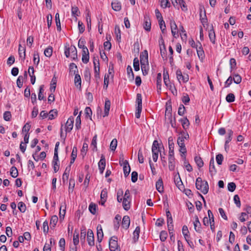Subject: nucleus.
Returning a JSON list of instances; mask_svg holds the SVG:
<instances>
[{"label":"nucleus","mask_w":251,"mask_h":251,"mask_svg":"<svg viewBox=\"0 0 251 251\" xmlns=\"http://www.w3.org/2000/svg\"><path fill=\"white\" fill-rule=\"evenodd\" d=\"M89 60V51L87 48H84L82 50V61L84 63H87Z\"/></svg>","instance_id":"2eb2a0df"},{"label":"nucleus","mask_w":251,"mask_h":251,"mask_svg":"<svg viewBox=\"0 0 251 251\" xmlns=\"http://www.w3.org/2000/svg\"><path fill=\"white\" fill-rule=\"evenodd\" d=\"M224 159L223 155L222 154H218L216 156V160L218 165H221Z\"/></svg>","instance_id":"69168bd1"},{"label":"nucleus","mask_w":251,"mask_h":251,"mask_svg":"<svg viewBox=\"0 0 251 251\" xmlns=\"http://www.w3.org/2000/svg\"><path fill=\"white\" fill-rule=\"evenodd\" d=\"M160 4L161 6L163 8H166L167 7L170 6L169 0H161Z\"/></svg>","instance_id":"0e129e2a"},{"label":"nucleus","mask_w":251,"mask_h":251,"mask_svg":"<svg viewBox=\"0 0 251 251\" xmlns=\"http://www.w3.org/2000/svg\"><path fill=\"white\" fill-rule=\"evenodd\" d=\"M189 138V134L187 132H184L183 131H181L179 133V136L177 138V143L178 146L185 145L184 144V140H187Z\"/></svg>","instance_id":"20e7f679"},{"label":"nucleus","mask_w":251,"mask_h":251,"mask_svg":"<svg viewBox=\"0 0 251 251\" xmlns=\"http://www.w3.org/2000/svg\"><path fill=\"white\" fill-rule=\"evenodd\" d=\"M140 228L139 226H137L135 229V230L133 232V240L134 242H136L139 237V233H140Z\"/></svg>","instance_id":"7c9ffc66"},{"label":"nucleus","mask_w":251,"mask_h":251,"mask_svg":"<svg viewBox=\"0 0 251 251\" xmlns=\"http://www.w3.org/2000/svg\"><path fill=\"white\" fill-rule=\"evenodd\" d=\"M85 41L84 40V39H82V38H81L79 41H78V47L80 48V49H82V50H84V48H87L85 46Z\"/></svg>","instance_id":"6e6d98bb"},{"label":"nucleus","mask_w":251,"mask_h":251,"mask_svg":"<svg viewBox=\"0 0 251 251\" xmlns=\"http://www.w3.org/2000/svg\"><path fill=\"white\" fill-rule=\"evenodd\" d=\"M123 170L125 176L127 177L130 172V167L128 161H125V164L123 165Z\"/></svg>","instance_id":"b1692460"},{"label":"nucleus","mask_w":251,"mask_h":251,"mask_svg":"<svg viewBox=\"0 0 251 251\" xmlns=\"http://www.w3.org/2000/svg\"><path fill=\"white\" fill-rule=\"evenodd\" d=\"M97 241L99 243H100L103 237V233L102 226L100 225H99L97 227Z\"/></svg>","instance_id":"dca6fc26"},{"label":"nucleus","mask_w":251,"mask_h":251,"mask_svg":"<svg viewBox=\"0 0 251 251\" xmlns=\"http://www.w3.org/2000/svg\"><path fill=\"white\" fill-rule=\"evenodd\" d=\"M217 171L215 169V167L214 165V160L213 157H212L209 163V173L211 176L215 175Z\"/></svg>","instance_id":"6ab92c4d"},{"label":"nucleus","mask_w":251,"mask_h":251,"mask_svg":"<svg viewBox=\"0 0 251 251\" xmlns=\"http://www.w3.org/2000/svg\"><path fill=\"white\" fill-rule=\"evenodd\" d=\"M89 210L92 214H95L96 212V204L93 203H90L89 206Z\"/></svg>","instance_id":"338daca9"},{"label":"nucleus","mask_w":251,"mask_h":251,"mask_svg":"<svg viewBox=\"0 0 251 251\" xmlns=\"http://www.w3.org/2000/svg\"><path fill=\"white\" fill-rule=\"evenodd\" d=\"M34 68L32 66H30L28 68V74L31 77L30 81L32 84H34L35 82L36 77L34 75Z\"/></svg>","instance_id":"5701e85b"},{"label":"nucleus","mask_w":251,"mask_h":251,"mask_svg":"<svg viewBox=\"0 0 251 251\" xmlns=\"http://www.w3.org/2000/svg\"><path fill=\"white\" fill-rule=\"evenodd\" d=\"M176 75L178 80L180 82L181 81L185 83L189 80V76L187 74L182 75L181 71L180 70H177L176 72Z\"/></svg>","instance_id":"423d86ee"},{"label":"nucleus","mask_w":251,"mask_h":251,"mask_svg":"<svg viewBox=\"0 0 251 251\" xmlns=\"http://www.w3.org/2000/svg\"><path fill=\"white\" fill-rule=\"evenodd\" d=\"M182 234L185 238L186 241L189 244V245L191 247V244H193L192 242H189L188 238H189V232L188 229V227L186 226H183L182 229Z\"/></svg>","instance_id":"9b49d317"},{"label":"nucleus","mask_w":251,"mask_h":251,"mask_svg":"<svg viewBox=\"0 0 251 251\" xmlns=\"http://www.w3.org/2000/svg\"><path fill=\"white\" fill-rule=\"evenodd\" d=\"M57 112L56 110H50L49 114V119L52 120L55 118L57 116Z\"/></svg>","instance_id":"49530a36"},{"label":"nucleus","mask_w":251,"mask_h":251,"mask_svg":"<svg viewBox=\"0 0 251 251\" xmlns=\"http://www.w3.org/2000/svg\"><path fill=\"white\" fill-rule=\"evenodd\" d=\"M10 175L12 177L16 178L18 176V170L15 166H12L10 169Z\"/></svg>","instance_id":"4c0bfd02"},{"label":"nucleus","mask_w":251,"mask_h":251,"mask_svg":"<svg viewBox=\"0 0 251 251\" xmlns=\"http://www.w3.org/2000/svg\"><path fill=\"white\" fill-rule=\"evenodd\" d=\"M196 187L197 189L201 190L203 194H206L208 192L209 186L207 182L202 181L200 177L196 179Z\"/></svg>","instance_id":"f257e3e1"},{"label":"nucleus","mask_w":251,"mask_h":251,"mask_svg":"<svg viewBox=\"0 0 251 251\" xmlns=\"http://www.w3.org/2000/svg\"><path fill=\"white\" fill-rule=\"evenodd\" d=\"M97 135H95L93 137L92 142H91V146H93V151L97 150Z\"/></svg>","instance_id":"13d9d810"},{"label":"nucleus","mask_w":251,"mask_h":251,"mask_svg":"<svg viewBox=\"0 0 251 251\" xmlns=\"http://www.w3.org/2000/svg\"><path fill=\"white\" fill-rule=\"evenodd\" d=\"M158 22H159L160 28L161 30L162 33H164L166 30V25H165V22L164 21L163 19L160 20L159 21H158Z\"/></svg>","instance_id":"4d7b16f0"},{"label":"nucleus","mask_w":251,"mask_h":251,"mask_svg":"<svg viewBox=\"0 0 251 251\" xmlns=\"http://www.w3.org/2000/svg\"><path fill=\"white\" fill-rule=\"evenodd\" d=\"M70 171L71 165H69L66 168L65 172L63 175L62 181L63 182H65L66 181L68 180Z\"/></svg>","instance_id":"4be33fe9"},{"label":"nucleus","mask_w":251,"mask_h":251,"mask_svg":"<svg viewBox=\"0 0 251 251\" xmlns=\"http://www.w3.org/2000/svg\"><path fill=\"white\" fill-rule=\"evenodd\" d=\"M81 112H80L79 114L77 116L75 120V128L77 130L81 128V118H80Z\"/></svg>","instance_id":"a19ab883"},{"label":"nucleus","mask_w":251,"mask_h":251,"mask_svg":"<svg viewBox=\"0 0 251 251\" xmlns=\"http://www.w3.org/2000/svg\"><path fill=\"white\" fill-rule=\"evenodd\" d=\"M195 161L197 164L198 167L199 168H201L203 166V162L202 160V158L200 156H195Z\"/></svg>","instance_id":"58836bf2"},{"label":"nucleus","mask_w":251,"mask_h":251,"mask_svg":"<svg viewBox=\"0 0 251 251\" xmlns=\"http://www.w3.org/2000/svg\"><path fill=\"white\" fill-rule=\"evenodd\" d=\"M111 102L110 101L106 99L105 101L104 104V114L103 116V117H105L108 116L109 112V110L110 108Z\"/></svg>","instance_id":"412c9836"},{"label":"nucleus","mask_w":251,"mask_h":251,"mask_svg":"<svg viewBox=\"0 0 251 251\" xmlns=\"http://www.w3.org/2000/svg\"><path fill=\"white\" fill-rule=\"evenodd\" d=\"M123 206L125 210H128L130 208V200H123Z\"/></svg>","instance_id":"e433bc0d"},{"label":"nucleus","mask_w":251,"mask_h":251,"mask_svg":"<svg viewBox=\"0 0 251 251\" xmlns=\"http://www.w3.org/2000/svg\"><path fill=\"white\" fill-rule=\"evenodd\" d=\"M74 117L71 116L67 120L66 125V132H70L73 129L74 126Z\"/></svg>","instance_id":"6e6552de"},{"label":"nucleus","mask_w":251,"mask_h":251,"mask_svg":"<svg viewBox=\"0 0 251 251\" xmlns=\"http://www.w3.org/2000/svg\"><path fill=\"white\" fill-rule=\"evenodd\" d=\"M55 22L56 25L57 30L60 31L61 30V24L59 19V14L58 13H56L55 16Z\"/></svg>","instance_id":"473e14b6"},{"label":"nucleus","mask_w":251,"mask_h":251,"mask_svg":"<svg viewBox=\"0 0 251 251\" xmlns=\"http://www.w3.org/2000/svg\"><path fill=\"white\" fill-rule=\"evenodd\" d=\"M52 54V48L49 47L46 49L44 50V54L47 57H50Z\"/></svg>","instance_id":"603ef678"},{"label":"nucleus","mask_w":251,"mask_h":251,"mask_svg":"<svg viewBox=\"0 0 251 251\" xmlns=\"http://www.w3.org/2000/svg\"><path fill=\"white\" fill-rule=\"evenodd\" d=\"M160 54L163 59H167L166 50L164 42L160 45Z\"/></svg>","instance_id":"cd10ccee"},{"label":"nucleus","mask_w":251,"mask_h":251,"mask_svg":"<svg viewBox=\"0 0 251 251\" xmlns=\"http://www.w3.org/2000/svg\"><path fill=\"white\" fill-rule=\"evenodd\" d=\"M168 145L169 149L168 156L174 155V143L173 142V138L171 136L168 138Z\"/></svg>","instance_id":"ddd939ff"},{"label":"nucleus","mask_w":251,"mask_h":251,"mask_svg":"<svg viewBox=\"0 0 251 251\" xmlns=\"http://www.w3.org/2000/svg\"><path fill=\"white\" fill-rule=\"evenodd\" d=\"M236 188V184L234 182H230L227 185L228 190L230 192H233Z\"/></svg>","instance_id":"774afa93"},{"label":"nucleus","mask_w":251,"mask_h":251,"mask_svg":"<svg viewBox=\"0 0 251 251\" xmlns=\"http://www.w3.org/2000/svg\"><path fill=\"white\" fill-rule=\"evenodd\" d=\"M84 78L85 79L88 81L90 82L91 80V73L89 69H86L84 73Z\"/></svg>","instance_id":"680f3d73"},{"label":"nucleus","mask_w":251,"mask_h":251,"mask_svg":"<svg viewBox=\"0 0 251 251\" xmlns=\"http://www.w3.org/2000/svg\"><path fill=\"white\" fill-rule=\"evenodd\" d=\"M107 191L105 189H103L100 193V203L103 205L106 201V198H107Z\"/></svg>","instance_id":"393cba45"},{"label":"nucleus","mask_w":251,"mask_h":251,"mask_svg":"<svg viewBox=\"0 0 251 251\" xmlns=\"http://www.w3.org/2000/svg\"><path fill=\"white\" fill-rule=\"evenodd\" d=\"M156 189L160 193L164 192L163 183L162 178H160L156 182Z\"/></svg>","instance_id":"aec40b11"},{"label":"nucleus","mask_w":251,"mask_h":251,"mask_svg":"<svg viewBox=\"0 0 251 251\" xmlns=\"http://www.w3.org/2000/svg\"><path fill=\"white\" fill-rule=\"evenodd\" d=\"M65 56L68 58L71 56L73 60L77 59V50L75 46L71 45L70 47H65Z\"/></svg>","instance_id":"f03ea898"},{"label":"nucleus","mask_w":251,"mask_h":251,"mask_svg":"<svg viewBox=\"0 0 251 251\" xmlns=\"http://www.w3.org/2000/svg\"><path fill=\"white\" fill-rule=\"evenodd\" d=\"M178 5H179L182 11H186L187 10V5L183 0H178Z\"/></svg>","instance_id":"3c124183"},{"label":"nucleus","mask_w":251,"mask_h":251,"mask_svg":"<svg viewBox=\"0 0 251 251\" xmlns=\"http://www.w3.org/2000/svg\"><path fill=\"white\" fill-rule=\"evenodd\" d=\"M168 162H169V169L170 171H174L175 169L176 166V162H175V158L174 155H172L171 156H169L168 157Z\"/></svg>","instance_id":"f8f14e48"},{"label":"nucleus","mask_w":251,"mask_h":251,"mask_svg":"<svg viewBox=\"0 0 251 251\" xmlns=\"http://www.w3.org/2000/svg\"><path fill=\"white\" fill-rule=\"evenodd\" d=\"M99 169L100 174H102L105 167V159L104 155L102 154L100 159L98 163Z\"/></svg>","instance_id":"9d476101"},{"label":"nucleus","mask_w":251,"mask_h":251,"mask_svg":"<svg viewBox=\"0 0 251 251\" xmlns=\"http://www.w3.org/2000/svg\"><path fill=\"white\" fill-rule=\"evenodd\" d=\"M170 26L171 29V32L173 36L175 38H177L178 36V28L174 20L170 21Z\"/></svg>","instance_id":"0eeeda50"},{"label":"nucleus","mask_w":251,"mask_h":251,"mask_svg":"<svg viewBox=\"0 0 251 251\" xmlns=\"http://www.w3.org/2000/svg\"><path fill=\"white\" fill-rule=\"evenodd\" d=\"M44 91V85H41L39 87V92L38 94V99L40 100H43L44 99L43 95Z\"/></svg>","instance_id":"8fccbe9b"},{"label":"nucleus","mask_w":251,"mask_h":251,"mask_svg":"<svg viewBox=\"0 0 251 251\" xmlns=\"http://www.w3.org/2000/svg\"><path fill=\"white\" fill-rule=\"evenodd\" d=\"M115 34L118 41L121 40V30L118 25H116L115 27Z\"/></svg>","instance_id":"a18cd8bd"},{"label":"nucleus","mask_w":251,"mask_h":251,"mask_svg":"<svg viewBox=\"0 0 251 251\" xmlns=\"http://www.w3.org/2000/svg\"><path fill=\"white\" fill-rule=\"evenodd\" d=\"M112 9L116 11H119L121 9V3L117 0H114L111 3Z\"/></svg>","instance_id":"c85d7f7f"},{"label":"nucleus","mask_w":251,"mask_h":251,"mask_svg":"<svg viewBox=\"0 0 251 251\" xmlns=\"http://www.w3.org/2000/svg\"><path fill=\"white\" fill-rule=\"evenodd\" d=\"M194 226L195 230L199 233H201V223L199 221V218L198 216H196L195 217V221L194 222Z\"/></svg>","instance_id":"a878e982"},{"label":"nucleus","mask_w":251,"mask_h":251,"mask_svg":"<svg viewBox=\"0 0 251 251\" xmlns=\"http://www.w3.org/2000/svg\"><path fill=\"white\" fill-rule=\"evenodd\" d=\"M73 242L75 247H76V246L78 245L79 243V235L78 233L76 232V231H75L74 233Z\"/></svg>","instance_id":"864d4df0"},{"label":"nucleus","mask_w":251,"mask_h":251,"mask_svg":"<svg viewBox=\"0 0 251 251\" xmlns=\"http://www.w3.org/2000/svg\"><path fill=\"white\" fill-rule=\"evenodd\" d=\"M117 146V140L116 139H113L110 145V148L112 151H115Z\"/></svg>","instance_id":"e2e57ef3"},{"label":"nucleus","mask_w":251,"mask_h":251,"mask_svg":"<svg viewBox=\"0 0 251 251\" xmlns=\"http://www.w3.org/2000/svg\"><path fill=\"white\" fill-rule=\"evenodd\" d=\"M168 236L167 232L166 231L163 230L160 232V239L162 242L165 241Z\"/></svg>","instance_id":"5fc2aeb1"},{"label":"nucleus","mask_w":251,"mask_h":251,"mask_svg":"<svg viewBox=\"0 0 251 251\" xmlns=\"http://www.w3.org/2000/svg\"><path fill=\"white\" fill-rule=\"evenodd\" d=\"M141 67L143 75H147L149 70V63L141 64Z\"/></svg>","instance_id":"c756f323"},{"label":"nucleus","mask_w":251,"mask_h":251,"mask_svg":"<svg viewBox=\"0 0 251 251\" xmlns=\"http://www.w3.org/2000/svg\"><path fill=\"white\" fill-rule=\"evenodd\" d=\"M136 102L137 104V108H142V95L141 94H137Z\"/></svg>","instance_id":"c9c22d12"},{"label":"nucleus","mask_w":251,"mask_h":251,"mask_svg":"<svg viewBox=\"0 0 251 251\" xmlns=\"http://www.w3.org/2000/svg\"><path fill=\"white\" fill-rule=\"evenodd\" d=\"M130 225V218L128 216L126 215L124 216L122 222V226L123 228L127 229Z\"/></svg>","instance_id":"f3484780"},{"label":"nucleus","mask_w":251,"mask_h":251,"mask_svg":"<svg viewBox=\"0 0 251 251\" xmlns=\"http://www.w3.org/2000/svg\"><path fill=\"white\" fill-rule=\"evenodd\" d=\"M109 247L110 251H116L118 249V244L117 238L116 237L113 236L110 238L109 242Z\"/></svg>","instance_id":"39448f33"},{"label":"nucleus","mask_w":251,"mask_h":251,"mask_svg":"<svg viewBox=\"0 0 251 251\" xmlns=\"http://www.w3.org/2000/svg\"><path fill=\"white\" fill-rule=\"evenodd\" d=\"M163 78H164V82L165 85L167 87L169 88L170 89H171L173 87V85H172V83L170 82V81L169 79V74L167 72L166 73L164 72Z\"/></svg>","instance_id":"a211bd4d"},{"label":"nucleus","mask_w":251,"mask_h":251,"mask_svg":"<svg viewBox=\"0 0 251 251\" xmlns=\"http://www.w3.org/2000/svg\"><path fill=\"white\" fill-rule=\"evenodd\" d=\"M209 37L210 41L213 43H215V34L213 29H211L209 32Z\"/></svg>","instance_id":"37998d69"},{"label":"nucleus","mask_w":251,"mask_h":251,"mask_svg":"<svg viewBox=\"0 0 251 251\" xmlns=\"http://www.w3.org/2000/svg\"><path fill=\"white\" fill-rule=\"evenodd\" d=\"M58 218L57 216L53 215L51 217L50 221V226H52L53 227H55L56 226L57 222H58Z\"/></svg>","instance_id":"c03bdc74"},{"label":"nucleus","mask_w":251,"mask_h":251,"mask_svg":"<svg viewBox=\"0 0 251 251\" xmlns=\"http://www.w3.org/2000/svg\"><path fill=\"white\" fill-rule=\"evenodd\" d=\"M226 100L228 102H232L235 100V96L232 93H229L226 96Z\"/></svg>","instance_id":"09e8293b"},{"label":"nucleus","mask_w":251,"mask_h":251,"mask_svg":"<svg viewBox=\"0 0 251 251\" xmlns=\"http://www.w3.org/2000/svg\"><path fill=\"white\" fill-rule=\"evenodd\" d=\"M179 121L181 123L182 126L184 128H186V127H188L189 126V121L186 117L184 119H181Z\"/></svg>","instance_id":"de8ad7c7"},{"label":"nucleus","mask_w":251,"mask_h":251,"mask_svg":"<svg viewBox=\"0 0 251 251\" xmlns=\"http://www.w3.org/2000/svg\"><path fill=\"white\" fill-rule=\"evenodd\" d=\"M18 51L20 57H23V59L25 60V47L19 44Z\"/></svg>","instance_id":"bb28decb"},{"label":"nucleus","mask_w":251,"mask_h":251,"mask_svg":"<svg viewBox=\"0 0 251 251\" xmlns=\"http://www.w3.org/2000/svg\"><path fill=\"white\" fill-rule=\"evenodd\" d=\"M233 134V132L231 129H228L227 130V135L226 137L225 143L226 144H228V143L231 141Z\"/></svg>","instance_id":"72a5a7b5"},{"label":"nucleus","mask_w":251,"mask_h":251,"mask_svg":"<svg viewBox=\"0 0 251 251\" xmlns=\"http://www.w3.org/2000/svg\"><path fill=\"white\" fill-rule=\"evenodd\" d=\"M72 14L73 16L76 18L77 16H78L80 15V12L79 11L78 8L76 6H73L72 7ZM77 18H76V20Z\"/></svg>","instance_id":"ea45409f"},{"label":"nucleus","mask_w":251,"mask_h":251,"mask_svg":"<svg viewBox=\"0 0 251 251\" xmlns=\"http://www.w3.org/2000/svg\"><path fill=\"white\" fill-rule=\"evenodd\" d=\"M75 85L77 88H81V77H80V76L79 75H78V74H76V75H75Z\"/></svg>","instance_id":"2f4dec72"},{"label":"nucleus","mask_w":251,"mask_h":251,"mask_svg":"<svg viewBox=\"0 0 251 251\" xmlns=\"http://www.w3.org/2000/svg\"><path fill=\"white\" fill-rule=\"evenodd\" d=\"M18 208L20 211L24 213L26 211V206L25 203L22 201H20L18 204Z\"/></svg>","instance_id":"f704fd0d"},{"label":"nucleus","mask_w":251,"mask_h":251,"mask_svg":"<svg viewBox=\"0 0 251 251\" xmlns=\"http://www.w3.org/2000/svg\"><path fill=\"white\" fill-rule=\"evenodd\" d=\"M232 78L234 82L236 84H239L242 80L241 76L238 74H233Z\"/></svg>","instance_id":"79ce46f5"},{"label":"nucleus","mask_w":251,"mask_h":251,"mask_svg":"<svg viewBox=\"0 0 251 251\" xmlns=\"http://www.w3.org/2000/svg\"><path fill=\"white\" fill-rule=\"evenodd\" d=\"M40 61V57L39 53L37 52H35L33 56V62L34 64L38 65Z\"/></svg>","instance_id":"052dcab7"},{"label":"nucleus","mask_w":251,"mask_h":251,"mask_svg":"<svg viewBox=\"0 0 251 251\" xmlns=\"http://www.w3.org/2000/svg\"><path fill=\"white\" fill-rule=\"evenodd\" d=\"M140 58L141 64L149 63L148 53L147 50L141 52Z\"/></svg>","instance_id":"4468645a"},{"label":"nucleus","mask_w":251,"mask_h":251,"mask_svg":"<svg viewBox=\"0 0 251 251\" xmlns=\"http://www.w3.org/2000/svg\"><path fill=\"white\" fill-rule=\"evenodd\" d=\"M143 27L144 29L147 31L151 30V22L149 16L147 15L144 16Z\"/></svg>","instance_id":"1a4fd4ad"},{"label":"nucleus","mask_w":251,"mask_h":251,"mask_svg":"<svg viewBox=\"0 0 251 251\" xmlns=\"http://www.w3.org/2000/svg\"><path fill=\"white\" fill-rule=\"evenodd\" d=\"M165 155H166V153L165 152H163L162 153V152L160 153V156L161 160L162 161L163 166L164 167L166 166L167 165V161L166 160Z\"/></svg>","instance_id":"bf43d9fd"},{"label":"nucleus","mask_w":251,"mask_h":251,"mask_svg":"<svg viewBox=\"0 0 251 251\" xmlns=\"http://www.w3.org/2000/svg\"><path fill=\"white\" fill-rule=\"evenodd\" d=\"M151 151L152 154V159L154 162H156L157 160L158 157V153L161 152L159 147V144L157 140H154L153 142L152 148H151Z\"/></svg>","instance_id":"7ed1b4c3"}]
</instances>
